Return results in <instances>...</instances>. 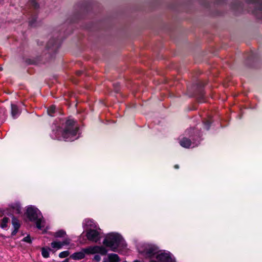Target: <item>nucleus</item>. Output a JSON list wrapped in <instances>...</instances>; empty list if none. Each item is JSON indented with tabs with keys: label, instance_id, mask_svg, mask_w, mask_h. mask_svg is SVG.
I'll return each instance as SVG.
<instances>
[{
	"label": "nucleus",
	"instance_id": "1",
	"mask_svg": "<svg viewBox=\"0 0 262 262\" xmlns=\"http://www.w3.org/2000/svg\"><path fill=\"white\" fill-rule=\"evenodd\" d=\"M146 256L151 257L156 256L160 262H173V258L169 253L159 251L158 248L151 245H146L144 250H140Z\"/></svg>",
	"mask_w": 262,
	"mask_h": 262
},
{
	"label": "nucleus",
	"instance_id": "2",
	"mask_svg": "<svg viewBox=\"0 0 262 262\" xmlns=\"http://www.w3.org/2000/svg\"><path fill=\"white\" fill-rule=\"evenodd\" d=\"M26 214L28 219L36 223V227L42 230L45 226V221L40 211L33 206H29L27 209Z\"/></svg>",
	"mask_w": 262,
	"mask_h": 262
},
{
	"label": "nucleus",
	"instance_id": "3",
	"mask_svg": "<svg viewBox=\"0 0 262 262\" xmlns=\"http://www.w3.org/2000/svg\"><path fill=\"white\" fill-rule=\"evenodd\" d=\"M107 250L102 246L90 247L83 249L82 251L73 253L70 257L74 260H80L83 258L85 254L100 253L101 255H105Z\"/></svg>",
	"mask_w": 262,
	"mask_h": 262
},
{
	"label": "nucleus",
	"instance_id": "4",
	"mask_svg": "<svg viewBox=\"0 0 262 262\" xmlns=\"http://www.w3.org/2000/svg\"><path fill=\"white\" fill-rule=\"evenodd\" d=\"M122 237L117 233H110L108 234L103 241V244L109 247L111 250L116 251L117 249L121 245H123Z\"/></svg>",
	"mask_w": 262,
	"mask_h": 262
},
{
	"label": "nucleus",
	"instance_id": "5",
	"mask_svg": "<svg viewBox=\"0 0 262 262\" xmlns=\"http://www.w3.org/2000/svg\"><path fill=\"white\" fill-rule=\"evenodd\" d=\"M74 120L69 119L66 123V127L64 130L61 133L62 137L67 141H72L75 138L78 128L74 126Z\"/></svg>",
	"mask_w": 262,
	"mask_h": 262
},
{
	"label": "nucleus",
	"instance_id": "6",
	"mask_svg": "<svg viewBox=\"0 0 262 262\" xmlns=\"http://www.w3.org/2000/svg\"><path fill=\"white\" fill-rule=\"evenodd\" d=\"M100 229H90L86 234L89 240L94 242H97L100 239Z\"/></svg>",
	"mask_w": 262,
	"mask_h": 262
},
{
	"label": "nucleus",
	"instance_id": "7",
	"mask_svg": "<svg viewBox=\"0 0 262 262\" xmlns=\"http://www.w3.org/2000/svg\"><path fill=\"white\" fill-rule=\"evenodd\" d=\"M70 243L69 239H66L62 242L54 241L51 243V246L54 249H59L64 245H68Z\"/></svg>",
	"mask_w": 262,
	"mask_h": 262
},
{
	"label": "nucleus",
	"instance_id": "8",
	"mask_svg": "<svg viewBox=\"0 0 262 262\" xmlns=\"http://www.w3.org/2000/svg\"><path fill=\"white\" fill-rule=\"evenodd\" d=\"M119 256L116 254H108L107 258L103 259V262H119Z\"/></svg>",
	"mask_w": 262,
	"mask_h": 262
},
{
	"label": "nucleus",
	"instance_id": "9",
	"mask_svg": "<svg viewBox=\"0 0 262 262\" xmlns=\"http://www.w3.org/2000/svg\"><path fill=\"white\" fill-rule=\"evenodd\" d=\"M180 144L183 147L189 148L191 145V142L189 139L183 138L180 140Z\"/></svg>",
	"mask_w": 262,
	"mask_h": 262
},
{
	"label": "nucleus",
	"instance_id": "10",
	"mask_svg": "<svg viewBox=\"0 0 262 262\" xmlns=\"http://www.w3.org/2000/svg\"><path fill=\"white\" fill-rule=\"evenodd\" d=\"M20 114L17 106L15 104H11V115L13 118L17 117Z\"/></svg>",
	"mask_w": 262,
	"mask_h": 262
},
{
	"label": "nucleus",
	"instance_id": "11",
	"mask_svg": "<svg viewBox=\"0 0 262 262\" xmlns=\"http://www.w3.org/2000/svg\"><path fill=\"white\" fill-rule=\"evenodd\" d=\"M12 225L14 229H18L20 227V224L18 220L15 218L12 219Z\"/></svg>",
	"mask_w": 262,
	"mask_h": 262
},
{
	"label": "nucleus",
	"instance_id": "12",
	"mask_svg": "<svg viewBox=\"0 0 262 262\" xmlns=\"http://www.w3.org/2000/svg\"><path fill=\"white\" fill-rule=\"evenodd\" d=\"M41 254L42 256L45 258H48L49 256V250L45 248H42Z\"/></svg>",
	"mask_w": 262,
	"mask_h": 262
},
{
	"label": "nucleus",
	"instance_id": "13",
	"mask_svg": "<svg viewBox=\"0 0 262 262\" xmlns=\"http://www.w3.org/2000/svg\"><path fill=\"white\" fill-rule=\"evenodd\" d=\"M9 219L7 217H4L1 224V227L3 228H4L7 227V223L8 222Z\"/></svg>",
	"mask_w": 262,
	"mask_h": 262
},
{
	"label": "nucleus",
	"instance_id": "14",
	"mask_svg": "<svg viewBox=\"0 0 262 262\" xmlns=\"http://www.w3.org/2000/svg\"><path fill=\"white\" fill-rule=\"evenodd\" d=\"M55 112V106L54 105H52L49 107L48 109V113L49 115L52 116V115Z\"/></svg>",
	"mask_w": 262,
	"mask_h": 262
},
{
	"label": "nucleus",
	"instance_id": "15",
	"mask_svg": "<svg viewBox=\"0 0 262 262\" xmlns=\"http://www.w3.org/2000/svg\"><path fill=\"white\" fill-rule=\"evenodd\" d=\"M70 254V253L68 251H65L61 252L59 253V256L60 258H65L68 256Z\"/></svg>",
	"mask_w": 262,
	"mask_h": 262
},
{
	"label": "nucleus",
	"instance_id": "16",
	"mask_svg": "<svg viewBox=\"0 0 262 262\" xmlns=\"http://www.w3.org/2000/svg\"><path fill=\"white\" fill-rule=\"evenodd\" d=\"M66 234V232L64 231L60 230L58 232H56L55 233V236L57 237H63Z\"/></svg>",
	"mask_w": 262,
	"mask_h": 262
},
{
	"label": "nucleus",
	"instance_id": "17",
	"mask_svg": "<svg viewBox=\"0 0 262 262\" xmlns=\"http://www.w3.org/2000/svg\"><path fill=\"white\" fill-rule=\"evenodd\" d=\"M14 211H15L17 213H19L21 211V207L19 205H16L15 207H13Z\"/></svg>",
	"mask_w": 262,
	"mask_h": 262
},
{
	"label": "nucleus",
	"instance_id": "18",
	"mask_svg": "<svg viewBox=\"0 0 262 262\" xmlns=\"http://www.w3.org/2000/svg\"><path fill=\"white\" fill-rule=\"evenodd\" d=\"M23 241L27 242V243H29L31 242L30 237L29 236H27L24 237L23 239Z\"/></svg>",
	"mask_w": 262,
	"mask_h": 262
},
{
	"label": "nucleus",
	"instance_id": "19",
	"mask_svg": "<svg viewBox=\"0 0 262 262\" xmlns=\"http://www.w3.org/2000/svg\"><path fill=\"white\" fill-rule=\"evenodd\" d=\"M101 259V257L99 255H96L95 256H94V260L96 261H99Z\"/></svg>",
	"mask_w": 262,
	"mask_h": 262
},
{
	"label": "nucleus",
	"instance_id": "20",
	"mask_svg": "<svg viewBox=\"0 0 262 262\" xmlns=\"http://www.w3.org/2000/svg\"><path fill=\"white\" fill-rule=\"evenodd\" d=\"M17 230H18V229H14V230H13V231L12 233V235H15L16 234V233L17 232Z\"/></svg>",
	"mask_w": 262,
	"mask_h": 262
},
{
	"label": "nucleus",
	"instance_id": "21",
	"mask_svg": "<svg viewBox=\"0 0 262 262\" xmlns=\"http://www.w3.org/2000/svg\"><path fill=\"white\" fill-rule=\"evenodd\" d=\"M31 3H34L35 2V0H31L30 1ZM34 7L36 8V3H34Z\"/></svg>",
	"mask_w": 262,
	"mask_h": 262
},
{
	"label": "nucleus",
	"instance_id": "22",
	"mask_svg": "<svg viewBox=\"0 0 262 262\" xmlns=\"http://www.w3.org/2000/svg\"><path fill=\"white\" fill-rule=\"evenodd\" d=\"M59 133H58V135H57V136H58L57 137V138L58 139L60 140V136H59Z\"/></svg>",
	"mask_w": 262,
	"mask_h": 262
},
{
	"label": "nucleus",
	"instance_id": "23",
	"mask_svg": "<svg viewBox=\"0 0 262 262\" xmlns=\"http://www.w3.org/2000/svg\"><path fill=\"white\" fill-rule=\"evenodd\" d=\"M174 167L176 168H179V166L178 165H176L174 166Z\"/></svg>",
	"mask_w": 262,
	"mask_h": 262
}]
</instances>
